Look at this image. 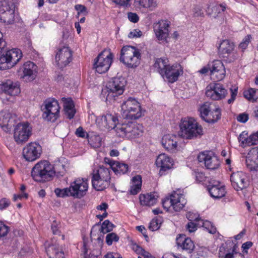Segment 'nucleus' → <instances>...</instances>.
Returning a JSON list of instances; mask_svg holds the SVG:
<instances>
[{"label":"nucleus","mask_w":258,"mask_h":258,"mask_svg":"<svg viewBox=\"0 0 258 258\" xmlns=\"http://www.w3.org/2000/svg\"><path fill=\"white\" fill-rule=\"evenodd\" d=\"M63 172H56L55 168L46 160L38 162L32 168L31 175L34 180L40 182H45L52 179L54 176H62Z\"/></svg>","instance_id":"nucleus-1"},{"label":"nucleus","mask_w":258,"mask_h":258,"mask_svg":"<svg viewBox=\"0 0 258 258\" xmlns=\"http://www.w3.org/2000/svg\"><path fill=\"white\" fill-rule=\"evenodd\" d=\"M6 42L3 34L0 32V70H6L15 66L21 59L22 53L21 50L14 48L6 51Z\"/></svg>","instance_id":"nucleus-2"},{"label":"nucleus","mask_w":258,"mask_h":258,"mask_svg":"<svg viewBox=\"0 0 258 258\" xmlns=\"http://www.w3.org/2000/svg\"><path fill=\"white\" fill-rule=\"evenodd\" d=\"M179 127L180 135L186 139L192 140L201 138L204 134L202 126L194 117L182 118Z\"/></svg>","instance_id":"nucleus-3"},{"label":"nucleus","mask_w":258,"mask_h":258,"mask_svg":"<svg viewBox=\"0 0 258 258\" xmlns=\"http://www.w3.org/2000/svg\"><path fill=\"white\" fill-rule=\"evenodd\" d=\"M202 120L209 123H215L221 118V109L219 105L206 102L198 108Z\"/></svg>","instance_id":"nucleus-4"},{"label":"nucleus","mask_w":258,"mask_h":258,"mask_svg":"<svg viewBox=\"0 0 258 258\" xmlns=\"http://www.w3.org/2000/svg\"><path fill=\"white\" fill-rule=\"evenodd\" d=\"M110 170L109 168L100 166L93 170L91 173V182L93 187L98 191H101L110 184Z\"/></svg>","instance_id":"nucleus-5"},{"label":"nucleus","mask_w":258,"mask_h":258,"mask_svg":"<svg viewBox=\"0 0 258 258\" xmlns=\"http://www.w3.org/2000/svg\"><path fill=\"white\" fill-rule=\"evenodd\" d=\"M121 108L123 116L131 119H139L144 115L145 112L139 101L133 97H129L124 101Z\"/></svg>","instance_id":"nucleus-6"},{"label":"nucleus","mask_w":258,"mask_h":258,"mask_svg":"<svg viewBox=\"0 0 258 258\" xmlns=\"http://www.w3.org/2000/svg\"><path fill=\"white\" fill-rule=\"evenodd\" d=\"M141 58L140 50L135 47L124 46L121 50L120 60L128 68H134L138 66Z\"/></svg>","instance_id":"nucleus-7"},{"label":"nucleus","mask_w":258,"mask_h":258,"mask_svg":"<svg viewBox=\"0 0 258 258\" xmlns=\"http://www.w3.org/2000/svg\"><path fill=\"white\" fill-rule=\"evenodd\" d=\"M217 49L219 57L225 62L231 63L237 59V54L235 50V44L231 40H221L217 45Z\"/></svg>","instance_id":"nucleus-8"},{"label":"nucleus","mask_w":258,"mask_h":258,"mask_svg":"<svg viewBox=\"0 0 258 258\" xmlns=\"http://www.w3.org/2000/svg\"><path fill=\"white\" fill-rule=\"evenodd\" d=\"M42 108V118L47 121L54 122L59 117L60 107L57 100L49 98L46 99Z\"/></svg>","instance_id":"nucleus-9"},{"label":"nucleus","mask_w":258,"mask_h":258,"mask_svg":"<svg viewBox=\"0 0 258 258\" xmlns=\"http://www.w3.org/2000/svg\"><path fill=\"white\" fill-rule=\"evenodd\" d=\"M114 55L110 49H105L94 59V68L99 74L105 73L108 71L112 62Z\"/></svg>","instance_id":"nucleus-10"},{"label":"nucleus","mask_w":258,"mask_h":258,"mask_svg":"<svg viewBox=\"0 0 258 258\" xmlns=\"http://www.w3.org/2000/svg\"><path fill=\"white\" fill-rule=\"evenodd\" d=\"M162 204L163 207L167 210L172 207L175 212H179L185 206L186 200L183 194L174 191L162 200Z\"/></svg>","instance_id":"nucleus-11"},{"label":"nucleus","mask_w":258,"mask_h":258,"mask_svg":"<svg viewBox=\"0 0 258 258\" xmlns=\"http://www.w3.org/2000/svg\"><path fill=\"white\" fill-rule=\"evenodd\" d=\"M15 5L13 0L0 2V22L6 24H13L15 20Z\"/></svg>","instance_id":"nucleus-12"},{"label":"nucleus","mask_w":258,"mask_h":258,"mask_svg":"<svg viewBox=\"0 0 258 258\" xmlns=\"http://www.w3.org/2000/svg\"><path fill=\"white\" fill-rule=\"evenodd\" d=\"M126 81L122 77L112 78L107 86L108 95L106 100H115V97L123 94Z\"/></svg>","instance_id":"nucleus-13"},{"label":"nucleus","mask_w":258,"mask_h":258,"mask_svg":"<svg viewBox=\"0 0 258 258\" xmlns=\"http://www.w3.org/2000/svg\"><path fill=\"white\" fill-rule=\"evenodd\" d=\"M206 96L212 100L218 101L225 98L228 94L223 85L219 83H211L206 89Z\"/></svg>","instance_id":"nucleus-14"},{"label":"nucleus","mask_w":258,"mask_h":258,"mask_svg":"<svg viewBox=\"0 0 258 258\" xmlns=\"http://www.w3.org/2000/svg\"><path fill=\"white\" fill-rule=\"evenodd\" d=\"M32 128L28 122L18 123L14 129V138L18 144L26 142L31 135Z\"/></svg>","instance_id":"nucleus-15"},{"label":"nucleus","mask_w":258,"mask_h":258,"mask_svg":"<svg viewBox=\"0 0 258 258\" xmlns=\"http://www.w3.org/2000/svg\"><path fill=\"white\" fill-rule=\"evenodd\" d=\"M88 180L87 179L78 178L72 182L70 186L71 197L81 199L84 197L88 189Z\"/></svg>","instance_id":"nucleus-16"},{"label":"nucleus","mask_w":258,"mask_h":258,"mask_svg":"<svg viewBox=\"0 0 258 258\" xmlns=\"http://www.w3.org/2000/svg\"><path fill=\"white\" fill-rule=\"evenodd\" d=\"M170 22L168 20H161L154 24L153 29L157 39L162 42L167 43L169 35Z\"/></svg>","instance_id":"nucleus-17"},{"label":"nucleus","mask_w":258,"mask_h":258,"mask_svg":"<svg viewBox=\"0 0 258 258\" xmlns=\"http://www.w3.org/2000/svg\"><path fill=\"white\" fill-rule=\"evenodd\" d=\"M199 162H204L205 167L209 169H217L220 161L218 158L210 151H204L199 153L197 157Z\"/></svg>","instance_id":"nucleus-18"},{"label":"nucleus","mask_w":258,"mask_h":258,"mask_svg":"<svg viewBox=\"0 0 258 258\" xmlns=\"http://www.w3.org/2000/svg\"><path fill=\"white\" fill-rule=\"evenodd\" d=\"M42 153V147L36 142H31L23 150V155L28 161H34L40 158Z\"/></svg>","instance_id":"nucleus-19"},{"label":"nucleus","mask_w":258,"mask_h":258,"mask_svg":"<svg viewBox=\"0 0 258 258\" xmlns=\"http://www.w3.org/2000/svg\"><path fill=\"white\" fill-rule=\"evenodd\" d=\"M20 72H22L21 78L27 82L33 81L37 73V66L33 62L28 61L25 62L20 68Z\"/></svg>","instance_id":"nucleus-20"},{"label":"nucleus","mask_w":258,"mask_h":258,"mask_svg":"<svg viewBox=\"0 0 258 258\" xmlns=\"http://www.w3.org/2000/svg\"><path fill=\"white\" fill-rule=\"evenodd\" d=\"M230 181L232 186L237 191L246 188L249 185L246 174L242 171L232 173L230 176Z\"/></svg>","instance_id":"nucleus-21"},{"label":"nucleus","mask_w":258,"mask_h":258,"mask_svg":"<svg viewBox=\"0 0 258 258\" xmlns=\"http://www.w3.org/2000/svg\"><path fill=\"white\" fill-rule=\"evenodd\" d=\"M165 73H163L162 77L166 79L167 81L170 83H173L178 80L180 75H182L183 68L179 63H174L172 65L168 66Z\"/></svg>","instance_id":"nucleus-22"},{"label":"nucleus","mask_w":258,"mask_h":258,"mask_svg":"<svg viewBox=\"0 0 258 258\" xmlns=\"http://www.w3.org/2000/svg\"><path fill=\"white\" fill-rule=\"evenodd\" d=\"M72 60V51L68 46L58 49L55 55L57 65L60 69L67 66Z\"/></svg>","instance_id":"nucleus-23"},{"label":"nucleus","mask_w":258,"mask_h":258,"mask_svg":"<svg viewBox=\"0 0 258 258\" xmlns=\"http://www.w3.org/2000/svg\"><path fill=\"white\" fill-rule=\"evenodd\" d=\"M225 69L223 62L219 60H214L212 62L210 75L211 79L215 82L223 80L225 77Z\"/></svg>","instance_id":"nucleus-24"},{"label":"nucleus","mask_w":258,"mask_h":258,"mask_svg":"<svg viewBox=\"0 0 258 258\" xmlns=\"http://www.w3.org/2000/svg\"><path fill=\"white\" fill-rule=\"evenodd\" d=\"M156 164L160 168L159 175L161 176L165 174L166 171L171 168L173 165V160L166 154H161L156 159Z\"/></svg>","instance_id":"nucleus-25"},{"label":"nucleus","mask_w":258,"mask_h":258,"mask_svg":"<svg viewBox=\"0 0 258 258\" xmlns=\"http://www.w3.org/2000/svg\"><path fill=\"white\" fill-rule=\"evenodd\" d=\"M176 243L178 248H180L188 253H192L195 248L194 241L184 234H179L177 236Z\"/></svg>","instance_id":"nucleus-26"},{"label":"nucleus","mask_w":258,"mask_h":258,"mask_svg":"<svg viewBox=\"0 0 258 258\" xmlns=\"http://www.w3.org/2000/svg\"><path fill=\"white\" fill-rule=\"evenodd\" d=\"M207 190L210 196L214 199H220L224 197L226 193L225 185L218 181L214 184L210 183L207 186Z\"/></svg>","instance_id":"nucleus-27"},{"label":"nucleus","mask_w":258,"mask_h":258,"mask_svg":"<svg viewBox=\"0 0 258 258\" xmlns=\"http://www.w3.org/2000/svg\"><path fill=\"white\" fill-rule=\"evenodd\" d=\"M1 89L5 93L11 96H16L20 92V85L10 80H7L1 84Z\"/></svg>","instance_id":"nucleus-28"},{"label":"nucleus","mask_w":258,"mask_h":258,"mask_svg":"<svg viewBox=\"0 0 258 258\" xmlns=\"http://www.w3.org/2000/svg\"><path fill=\"white\" fill-rule=\"evenodd\" d=\"M246 164L250 170L258 171V147L250 150L246 158Z\"/></svg>","instance_id":"nucleus-29"},{"label":"nucleus","mask_w":258,"mask_h":258,"mask_svg":"<svg viewBox=\"0 0 258 258\" xmlns=\"http://www.w3.org/2000/svg\"><path fill=\"white\" fill-rule=\"evenodd\" d=\"M45 250L49 258H65L64 252L58 243H45Z\"/></svg>","instance_id":"nucleus-30"},{"label":"nucleus","mask_w":258,"mask_h":258,"mask_svg":"<svg viewBox=\"0 0 258 258\" xmlns=\"http://www.w3.org/2000/svg\"><path fill=\"white\" fill-rule=\"evenodd\" d=\"M118 119L116 114L111 113H106L102 116L101 118V122L102 125L108 130H112L116 128Z\"/></svg>","instance_id":"nucleus-31"},{"label":"nucleus","mask_w":258,"mask_h":258,"mask_svg":"<svg viewBox=\"0 0 258 258\" xmlns=\"http://www.w3.org/2000/svg\"><path fill=\"white\" fill-rule=\"evenodd\" d=\"M177 138L173 135H165L162 139V144L164 148L169 152H174L177 147Z\"/></svg>","instance_id":"nucleus-32"},{"label":"nucleus","mask_w":258,"mask_h":258,"mask_svg":"<svg viewBox=\"0 0 258 258\" xmlns=\"http://www.w3.org/2000/svg\"><path fill=\"white\" fill-rule=\"evenodd\" d=\"M134 125H136V122L130 121H125L122 123H119L116 126V134L120 137L127 138Z\"/></svg>","instance_id":"nucleus-33"},{"label":"nucleus","mask_w":258,"mask_h":258,"mask_svg":"<svg viewBox=\"0 0 258 258\" xmlns=\"http://www.w3.org/2000/svg\"><path fill=\"white\" fill-rule=\"evenodd\" d=\"M158 196L156 192H150L141 194L139 197L141 205L151 207L154 206L157 202Z\"/></svg>","instance_id":"nucleus-34"},{"label":"nucleus","mask_w":258,"mask_h":258,"mask_svg":"<svg viewBox=\"0 0 258 258\" xmlns=\"http://www.w3.org/2000/svg\"><path fill=\"white\" fill-rule=\"evenodd\" d=\"M169 60L167 57H163L158 58L155 60L154 64V67L156 69L157 72L162 76L165 70H166L168 66Z\"/></svg>","instance_id":"nucleus-35"},{"label":"nucleus","mask_w":258,"mask_h":258,"mask_svg":"<svg viewBox=\"0 0 258 258\" xmlns=\"http://www.w3.org/2000/svg\"><path fill=\"white\" fill-rule=\"evenodd\" d=\"M132 185L130 186L129 193L131 195H137L141 190L142 180L141 175H138L133 177Z\"/></svg>","instance_id":"nucleus-36"},{"label":"nucleus","mask_w":258,"mask_h":258,"mask_svg":"<svg viewBox=\"0 0 258 258\" xmlns=\"http://www.w3.org/2000/svg\"><path fill=\"white\" fill-rule=\"evenodd\" d=\"M143 128L142 124L136 122V125H134L126 138L133 139L141 137L143 133Z\"/></svg>","instance_id":"nucleus-37"},{"label":"nucleus","mask_w":258,"mask_h":258,"mask_svg":"<svg viewBox=\"0 0 258 258\" xmlns=\"http://www.w3.org/2000/svg\"><path fill=\"white\" fill-rule=\"evenodd\" d=\"M112 170L116 174H124L128 169L127 164L118 162H116L111 166Z\"/></svg>","instance_id":"nucleus-38"},{"label":"nucleus","mask_w":258,"mask_h":258,"mask_svg":"<svg viewBox=\"0 0 258 258\" xmlns=\"http://www.w3.org/2000/svg\"><path fill=\"white\" fill-rule=\"evenodd\" d=\"M136 5L140 7L153 10L157 6L156 0H135Z\"/></svg>","instance_id":"nucleus-39"},{"label":"nucleus","mask_w":258,"mask_h":258,"mask_svg":"<svg viewBox=\"0 0 258 258\" xmlns=\"http://www.w3.org/2000/svg\"><path fill=\"white\" fill-rule=\"evenodd\" d=\"M243 96L249 101H256L258 99V89L250 88L244 91Z\"/></svg>","instance_id":"nucleus-40"},{"label":"nucleus","mask_w":258,"mask_h":258,"mask_svg":"<svg viewBox=\"0 0 258 258\" xmlns=\"http://www.w3.org/2000/svg\"><path fill=\"white\" fill-rule=\"evenodd\" d=\"M162 222V218L157 217L153 218L150 222L149 228L150 230L154 231L159 229Z\"/></svg>","instance_id":"nucleus-41"},{"label":"nucleus","mask_w":258,"mask_h":258,"mask_svg":"<svg viewBox=\"0 0 258 258\" xmlns=\"http://www.w3.org/2000/svg\"><path fill=\"white\" fill-rule=\"evenodd\" d=\"M201 225L206 229L210 233L215 234L217 232V229L213 224L209 221H203L201 220Z\"/></svg>","instance_id":"nucleus-42"},{"label":"nucleus","mask_w":258,"mask_h":258,"mask_svg":"<svg viewBox=\"0 0 258 258\" xmlns=\"http://www.w3.org/2000/svg\"><path fill=\"white\" fill-rule=\"evenodd\" d=\"M54 193L57 197H71V191L70 187L63 189L56 188L54 189Z\"/></svg>","instance_id":"nucleus-43"},{"label":"nucleus","mask_w":258,"mask_h":258,"mask_svg":"<svg viewBox=\"0 0 258 258\" xmlns=\"http://www.w3.org/2000/svg\"><path fill=\"white\" fill-rule=\"evenodd\" d=\"M250 136H248V133L246 132H242L238 138L239 142L242 145L246 146H250Z\"/></svg>","instance_id":"nucleus-44"},{"label":"nucleus","mask_w":258,"mask_h":258,"mask_svg":"<svg viewBox=\"0 0 258 258\" xmlns=\"http://www.w3.org/2000/svg\"><path fill=\"white\" fill-rule=\"evenodd\" d=\"M119 239V236L116 233L112 232L106 235V242L107 245H111L113 242H117Z\"/></svg>","instance_id":"nucleus-45"},{"label":"nucleus","mask_w":258,"mask_h":258,"mask_svg":"<svg viewBox=\"0 0 258 258\" xmlns=\"http://www.w3.org/2000/svg\"><path fill=\"white\" fill-rule=\"evenodd\" d=\"M113 226V224L112 223H111L108 220H106L102 224V231L104 233L108 232L112 230Z\"/></svg>","instance_id":"nucleus-46"},{"label":"nucleus","mask_w":258,"mask_h":258,"mask_svg":"<svg viewBox=\"0 0 258 258\" xmlns=\"http://www.w3.org/2000/svg\"><path fill=\"white\" fill-rule=\"evenodd\" d=\"M251 36L250 35H247L240 42L239 45V48L243 51L247 47V46L251 41Z\"/></svg>","instance_id":"nucleus-47"},{"label":"nucleus","mask_w":258,"mask_h":258,"mask_svg":"<svg viewBox=\"0 0 258 258\" xmlns=\"http://www.w3.org/2000/svg\"><path fill=\"white\" fill-rule=\"evenodd\" d=\"M75 10L77 11V17L78 18L81 14L86 16L88 14V12L87 8L83 5L78 4L75 6Z\"/></svg>","instance_id":"nucleus-48"},{"label":"nucleus","mask_w":258,"mask_h":258,"mask_svg":"<svg viewBox=\"0 0 258 258\" xmlns=\"http://www.w3.org/2000/svg\"><path fill=\"white\" fill-rule=\"evenodd\" d=\"M186 218L189 222L195 223H200L202 220L199 215L191 212H188L186 214Z\"/></svg>","instance_id":"nucleus-49"},{"label":"nucleus","mask_w":258,"mask_h":258,"mask_svg":"<svg viewBox=\"0 0 258 258\" xmlns=\"http://www.w3.org/2000/svg\"><path fill=\"white\" fill-rule=\"evenodd\" d=\"M195 176L196 181L203 184L205 183L208 178V177L205 176V173L203 172L195 171Z\"/></svg>","instance_id":"nucleus-50"},{"label":"nucleus","mask_w":258,"mask_h":258,"mask_svg":"<svg viewBox=\"0 0 258 258\" xmlns=\"http://www.w3.org/2000/svg\"><path fill=\"white\" fill-rule=\"evenodd\" d=\"M226 9V5L225 4H221L213 7L212 11L215 13V15L218 16V14L224 12Z\"/></svg>","instance_id":"nucleus-51"},{"label":"nucleus","mask_w":258,"mask_h":258,"mask_svg":"<svg viewBox=\"0 0 258 258\" xmlns=\"http://www.w3.org/2000/svg\"><path fill=\"white\" fill-rule=\"evenodd\" d=\"M75 135L80 138L83 139H88L89 134L83 129L82 126L77 128L75 132Z\"/></svg>","instance_id":"nucleus-52"},{"label":"nucleus","mask_w":258,"mask_h":258,"mask_svg":"<svg viewBox=\"0 0 258 258\" xmlns=\"http://www.w3.org/2000/svg\"><path fill=\"white\" fill-rule=\"evenodd\" d=\"M9 231L10 227L4 223L0 222V238L7 235Z\"/></svg>","instance_id":"nucleus-53"},{"label":"nucleus","mask_w":258,"mask_h":258,"mask_svg":"<svg viewBox=\"0 0 258 258\" xmlns=\"http://www.w3.org/2000/svg\"><path fill=\"white\" fill-rule=\"evenodd\" d=\"M230 98L227 100L228 104L232 103L235 100L238 93V88H230Z\"/></svg>","instance_id":"nucleus-54"},{"label":"nucleus","mask_w":258,"mask_h":258,"mask_svg":"<svg viewBox=\"0 0 258 258\" xmlns=\"http://www.w3.org/2000/svg\"><path fill=\"white\" fill-rule=\"evenodd\" d=\"M82 251L84 253V258H98V256L95 255L94 254H91L90 253L89 254H87L88 252V248L87 243L84 241L83 245L82 247Z\"/></svg>","instance_id":"nucleus-55"},{"label":"nucleus","mask_w":258,"mask_h":258,"mask_svg":"<svg viewBox=\"0 0 258 258\" xmlns=\"http://www.w3.org/2000/svg\"><path fill=\"white\" fill-rule=\"evenodd\" d=\"M198 225L201 226V223L189 222L186 225V229L190 233L195 232L197 230Z\"/></svg>","instance_id":"nucleus-56"},{"label":"nucleus","mask_w":258,"mask_h":258,"mask_svg":"<svg viewBox=\"0 0 258 258\" xmlns=\"http://www.w3.org/2000/svg\"><path fill=\"white\" fill-rule=\"evenodd\" d=\"M248 118V114L246 113H240L237 116V121L241 123H245Z\"/></svg>","instance_id":"nucleus-57"},{"label":"nucleus","mask_w":258,"mask_h":258,"mask_svg":"<svg viewBox=\"0 0 258 258\" xmlns=\"http://www.w3.org/2000/svg\"><path fill=\"white\" fill-rule=\"evenodd\" d=\"M127 17L128 20L134 23H137L139 20L138 15L135 13L129 12L127 14Z\"/></svg>","instance_id":"nucleus-58"},{"label":"nucleus","mask_w":258,"mask_h":258,"mask_svg":"<svg viewBox=\"0 0 258 258\" xmlns=\"http://www.w3.org/2000/svg\"><path fill=\"white\" fill-rule=\"evenodd\" d=\"M250 146L258 144V131L250 135Z\"/></svg>","instance_id":"nucleus-59"},{"label":"nucleus","mask_w":258,"mask_h":258,"mask_svg":"<svg viewBox=\"0 0 258 258\" xmlns=\"http://www.w3.org/2000/svg\"><path fill=\"white\" fill-rule=\"evenodd\" d=\"M74 103L71 99H66L64 102L63 108L64 109H69L74 108Z\"/></svg>","instance_id":"nucleus-60"},{"label":"nucleus","mask_w":258,"mask_h":258,"mask_svg":"<svg viewBox=\"0 0 258 258\" xmlns=\"http://www.w3.org/2000/svg\"><path fill=\"white\" fill-rule=\"evenodd\" d=\"M142 35V32L140 30L134 29L129 33L128 37L131 38H133L135 37H140Z\"/></svg>","instance_id":"nucleus-61"},{"label":"nucleus","mask_w":258,"mask_h":258,"mask_svg":"<svg viewBox=\"0 0 258 258\" xmlns=\"http://www.w3.org/2000/svg\"><path fill=\"white\" fill-rule=\"evenodd\" d=\"M131 247L132 249L138 254H141L142 252L143 251V248L136 243L132 242L131 244Z\"/></svg>","instance_id":"nucleus-62"},{"label":"nucleus","mask_w":258,"mask_h":258,"mask_svg":"<svg viewBox=\"0 0 258 258\" xmlns=\"http://www.w3.org/2000/svg\"><path fill=\"white\" fill-rule=\"evenodd\" d=\"M64 113L67 117L71 119L74 118L75 114L76 113V110L75 108H71L70 110L69 109H64Z\"/></svg>","instance_id":"nucleus-63"},{"label":"nucleus","mask_w":258,"mask_h":258,"mask_svg":"<svg viewBox=\"0 0 258 258\" xmlns=\"http://www.w3.org/2000/svg\"><path fill=\"white\" fill-rule=\"evenodd\" d=\"M103 258H122V256L116 253L107 252L105 254Z\"/></svg>","instance_id":"nucleus-64"}]
</instances>
